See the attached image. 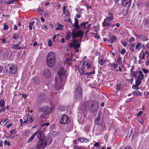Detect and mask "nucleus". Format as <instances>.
I'll return each instance as SVG.
<instances>
[{"label": "nucleus", "instance_id": "nucleus-32", "mask_svg": "<svg viewBox=\"0 0 149 149\" xmlns=\"http://www.w3.org/2000/svg\"><path fill=\"white\" fill-rule=\"evenodd\" d=\"M118 58L116 60V62L118 63L119 65H121L122 63V60L121 58V57L120 55H119L118 56Z\"/></svg>", "mask_w": 149, "mask_h": 149}, {"label": "nucleus", "instance_id": "nucleus-6", "mask_svg": "<svg viewBox=\"0 0 149 149\" xmlns=\"http://www.w3.org/2000/svg\"><path fill=\"white\" fill-rule=\"evenodd\" d=\"M104 115L101 111L98 112L97 116L95 120V123L99 126H102L103 123Z\"/></svg>", "mask_w": 149, "mask_h": 149}, {"label": "nucleus", "instance_id": "nucleus-34", "mask_svg": "<svg viewBox=\"0 0 149 149\" xmlns=\"http://www.w3.org/2000/svg\"><path fill=\"white\" fill-rule=\"evenodd\" d=\"M16 45H13V46L12 47V48L15 50H19L20 49H24L25 48L23 47H17Z\"/></svg>", "mask_w": 149, "mask_h": 149}, {"label": "nucleus", "instance_id": "nucleus-14", "mask_svg": "<svg viewBox=\"0 0 149 149\" xmlns=\"http://www.w3.org/2000/svg\"><path fill=\"white\" fill-rule=\"evenodd\" d=\"M34 133L35 134V136L36 135L37 137L39 140L46 139L43 132L41 131H38Z\"/></svg>", "mask_w": 149, "mask_h": 149}, {"label": "nucleus", "instance_id": "nucleus-21", "mask_svg": "<svg viewBox=\"0 0 149 149\" xmlns=\"http://www.w3.org/2000/svg\"><path fill=\"white\" fill-rule=\"evenodd\" d=\"M50 125L49 123H45L42 124L41 126V129L43 130L44 131H45L47 128V127Z\"/></svg>", "mask_w": 149, "mask_h": 149}, {"label": "nucleus", "instance_id": "nucleus-33", "mask_svg": "<svg viewBox=\"0 0 149 149\" xmlns=\"http://www.w3.org/2000/svg\"><path fill=\"white\" fill-rule=\"evenodd\" d=\"M35 136V134L34 133L28 139L27 142L29 143L31 142L34 139Z\"/></svg>", "mask_w": 149, "mask_h": 149}, {"label": "nucleus", "instance_id": "nucleus-29", "mask_svg": "<svg viewBox=\"0 0 149 149\" xmlns=\"http://www.w3.org/2000/svg\"><path fill=\"white\" fill-rule=\"evenodd\" d=\"M88 23V22H83L81 23L79 27H81L83 28H85L86 29V25Z\"/></svg>", "mask_w": 149, "mask_h": 149}, {"label": "nucleus", "instance_id": "nucleus-56", "mask_svg": "<svg viewBox=\"0 0 149 149\" xmlns=\"http://www.w3.org/2000/svg\"><path fill=\"white\" fill-rule=\"evenodd\" d=\"M143 113V111H139L138 113L136 115L138 116L139 117L141 116L142 115V114Z\"/></svg>", "mask_w": 149, "mask_h": 149}, {"label": "nucleus", "instance_id": "nucleus-59", "mask_svg": "<svg viewBox=\"0 0 149 149\" xmlns=\"http://www.w3.org/2000/svg\"><path fill=\"white\" fill-rule=\"evenodd\" d=\"M134 38L133 37H132L130 38V39H129L128 40V42L129 43H130L132 41H134Z\"/></svg>", "mask_w": 149, "mask_h": 149}, {"label": "nucleus", "instance_id": "nucleus-13", "mask_svg": "<svg viewBox=\"0 0 149 149\" xmlns=\"http://www.w3.org/2000/svg\"><path fill=\"white\" fill-rule=\"evenodd\" d=\"M47 144L45 139L39 140L38 142L37 145L39 148L41 149L45 148Z\"/></svg>", "mask_w": 149, "mask_h": 149}, {"label": "nucleus", "instance_id": "nucleus-53", "mask_svg": "<svg viewBox=\"0 0 149 149\" xmlns=\"http://www.w3.org/2000/svg\"><path fill=\"white\" fill-rule=\"evenodd\" d=\"M48 45L49 47H51L53 45V43L52 41L50 40H49L48 41Z\"/></svg>", "mask_w": 149, "mask_h": 149}, {"label": "nucleus", "instance_id": "nucleus-58", "mask_svg": "<svg viewBox=\"0 0 149 149\" xmlns=\"http://www.w3.org/2000/svg\"><path fill=\"white\" fill-rule=\"evenodd\" d=\"M126 52L125 49L123 48L120 51V53L122 54H124Z\"/></svg>", "mask_w": 149, "mask_h": 149}, {"label": "nucleus", "instance_id": "nucleus-1", "mask_svg": "<svg viewBox=\"0 0 149 149\" xmlns=\"http://www.w3.org/2000/svg\"><path fill=\"white\" fill-rule=\"evenodd\" d=\"M46 61L49 67L51 68L54 65L56 61V55L53 52H50L48 54Z\"/></svg>", "mask_w": 149, "mask_h": 149}, {"label": "nucleus", "instance_id": "nucleus-41", "mask_svg": "<svg viewBox=\"0 0 149 149\" xmlns=\"http://www.w3.org/2000/svg\"><path fill=\"white\" fill-rule=\"evenodd\" d=\"M8 119L7 118H3V119L1 121V122H0V124L1 125H5L6 124V123H5L4 125V123L6 122L7 120H8Z\"/></svg>", "mask_w": 149, "mask_h": 149}, {"label": "nucleus", "instance_id": "nucleus-16", "mask_svg": "<svg viewBox=\"0 0 149 149\" xmlns=\"http://www.w3.org/2000/svg\"><path fill=\"white\" fill-rule=\"evenodd\" d=\"M109 39L107 40V41L111 44L113 43L114 42L116 41L117 39V38L116 36L113 35H109Z\"/></svg>", "mask_w": 149, "mask_h": 149}, {"label": "nucleus", "instance_id": "nucleus-7", "mask_svg": "<svg viewBox=\"0 0 149 149\" xmlns=\"http://www.w3.org/2000/svg\"><path fill=\"white\" fill-rule=\"evenodd\" d=\"M75 97L77 100H81L83 97L82 90L81 87L78 86L75 90Z\"/></svg>", "mask_w": 149, "mask_h": 149}, {"label": "nucleus", "instance_id": "nucleus-18", "mask_svg": "<svg viewBox=\"0 0 149 149\" xmlns=\"http://www.w3.org/2000/svg\"><path fill=\"white\" fill-rule=\"evenodd\" d=\"M32 81L36 85H38L40 84V79L37 77H34L32 79Z\"/></svg>", "mask_w": 149, "mask_h": 149}, {"label": "nucleus", "instance_id": "nucleus-27", "mask_svg": "<svg viewBox=\"0 0 149 149\" xmlns=\"http://www.w3.org/2000/svg\"><path fill=\"white\" fill-rule=\"evenodd\" d=\"M141 47V44L139 42H137L136 46L135 47V49L136 50L139 51L140 50Z\"/></svg>", "mask_w": 149, "mask_h": 149}, {"label": "nucleus", "instance_id": "nucleus-9", "mask_svg": "<svg viewBox=\"0 0 149 149\" xmlns=\"http://www.w3.org/2000/svg\"><path fill=\"white\" fill-rule=\"evenodd\" d=\"M47 98V96L45 93H41L39 94L37 100V104H40L43 102L45 101Z\"/></svg>", "mask_w": 149, "mask_h": 149}, {"label": "nucleus", "instance_id": "nucleus-57", "mask_svg": "<svg viewBox=\"0 0 149 149\" xmlns=\"http://www.w3.org/2000/svg\"><path fill=\"white\" fill-rule=\"evenodd\" d=\"M121 43L125 47L127 46V43L126 42L121 41Z\"/></svg>", "mask_w": 149, "mask_h": 149}, {"label": "nucleus", "instance_id": "nucleus-46", "mask_svg": "<svg viewBox=\"0 0 149 149\" xmlns=\"http://www.w3.org/2000/svg\"><path fill=\"white\" fill-rule=\"evenodd\" d=\"M5 102L3 100H1L0 101V107H5Z\"/></svg>", "mask_w": 149, "mask_h": 149}, {"label": "nucleus", "instance_id": "nucleus-25", "mask_svg": "<svg viewBox=\"0 0 149 149\" xmlns=\"http://www.w3.org/2000/svg\"><path fill=\"white\" fill-rule=\"evenodd\" d=\"M138 37V38L141 39L143 41H147L148 40L147 37L146 36L144 35H139Z\"/></svg>", "mask_w": 149, "mask_h": 149}, {"label": "nucleus", "instance_id": "nucleus-47", "mask_svg": "<svg viewBox=\"0 0 149 149\" xmlns=\"http://www.w3.org/2000/svg\"><path fill=\"white\" fill-rule=\"evenodd\" d=\"M121 84H120L118 83L116 85V88L117 90H119L121 89Z\"/></svg>", "mask_w": 149, "mask_h": 149}, {"label": "nucleus", "instance_id": "nucleus-39", "mask_svg": "<svg viewBox=\"0 0 149 149\" xmlns=\"http://www.w3.org/2000/svg\"><path fill=\"white\" fill-rule=\"evenodd\" d=\"M71 35L70 32H69L65 36V39L66 40H69L70 39L71 37Z\"/></svg>", "mask_w": 149, "mask_h": 149}, {"label": "nucleus", "instance_id": "nucleus-55", "mask_svg": "<svg viewBox=\"0 0 149 149\" xmlns=\"http://www.w3.org/2000/svg\"><path fill=\"white\" fill-rule=\"evenodd\" d=\"M80 46V44L75 43V45L74 46V48L75 49H79V48Z\"/></svg>", "mask_w": 149, "mask_h": 149}, {"label": "nucleus", "instance_id": "nucleus-38", "mask_svg": "<svg viewBox=\"0 0 149 149\" xmlns=\"http://www.w3.org/2000/svg\"><path fill=\"white\" fill-rule=\"evenodd\" d=\"M18 36V33L17 32L13 33L12 34V38L13 39H16Z\"/></svg>", "mask_w": 149, "mask_h": 149}, {"label": "nucleus", "instance_id": "nucleus-40", "mask_svg": "<svg viewBox=\"0 0 149 149\" xmlns=\"http://www.w3.org/2000/svg\"><path fill=\"white\" fill-rule=\"evenodd\" d=\"M91 61H87L86 64V69H89L91 67Z\"/></svg>", "mask_w": 149, "mask_h": 149}, {"label": "nucleus", "instance_id": "nucleus-31", "mask_svg": "<svg viewBox=\"0 0 149 149\" xmlns=\"http://www.w3.org/2000/svg\"><path fill=\"white\" fill-rule=\"evenodd\" d=\"M33 120L34 118H33L32 116L29 115V114L28 113V121L29 123H32L33 122Z\"/></svg>", "mask_w": 149, "mask_h": 149}, {"label": "nucleus", "instance_id": "nucleus-51", "mask_svg": "<svg viewBox=\"0 0 149 149\" xmlns=\"http://www.w3.org/2000/svg\"><path fill=\"white\" fill-rule=\"evenodd\" d=\"M2 108H1L0 110V113L1 112H4L6 110V108L5 107H1Z\"/></svg>", "mask_w": 149, "mask_h": 149}, {"label": "nucleus", "instance_id": "nucleus-23", "mask_svg": "<svg viewBox=\"0 0 149 149\" xmlns=\"http://www.w3.org/2000/svg\"><path fill=\"white\" fill-rule=\"evenodd\" d=\"M134 70V68L132 67L130 69V72L131 74L133 75L134 78L136 77L137 74H138L137 71H136L135 72H134L133 70Z\"/></svg>", "mask_w": 149, "mask_h": 149}, {"label": "nucleus", "instance_id": "nucleus-60", "mask_svg": "<svg viewBox=\"0 0 149 149\" xmlns=\"http://www.w3.org/2000/svg\"><path fill=\"white\" fill-rule=\"evenodd\" d=\"M93 27L94 28V29L93 30L94 32H97L98 31V27L96 26H94Z\"/></svg>", "mask_w": 149, "mask_h": 149}, {"label": "nucleus", "instance_id": "nucleus-28", "mask_svg": "<svg viewBox=\"0 0 149 149\" xmlns=\"http://www.w3.org/2000/svg\"><path fill=\"white\" fill-rule=\"evenodd\" d=\"M57 24H58V26L57 27L55 30H62L63 29V26L61 24H60L59 23H58Z\"/></svg>", "mask_w": 149, "mask_h": 149}, {"label": "nucleus", "instance_id": "nucleus-42", "mask_svg": "<svg viewBox=\"0 0 149 149\" xmlns=\"http://www.w3.org/2000/svg\"><path fill=\"white\" fill-rule=\"evenodd\" d=\"M105 60H104V59H101L98 61V63L101 65H103L105 62Z\"/></svg>", "mask_w": 149, "mask_h": 149}, {"label": "nucleus", "instance_id": "nucleus-35", "mask_svg": "<svg viewBox=\"0 0 149 149\" xmlns=\"http://www.w3.org/2000/svg\"><path fill=\"white\" fill-rule=\"evenodd\" d=\"M139 135V132L135 129L134 130V133L132 136V138H135Z\"/></svg>", "mask_w": 149, "mask_h": 149}, {"label": "nucleus", "instance_id": "nucleus-3", "mask_svg": "<svg viewBox=\"0 0 149 149\" xmlns=\"http://www.w3.org/2000/svg\"><path fill=\"white\" fill-rule=\"evenodd\" d=\"M57 73L59 76V78L61 80V82H63L64 80L67 77L66 71L63 67H61L58 71Z\"/></svg>", "mask_w": 149, "mask_h": 149}, {"label": "nucleus", "instance_id": "nucleus-11", "mask_svg": "<svg viewBox=\"0 0 149 149\" xmlns=\"http://www.w3.org/2000/svg\"><path fill=\"white\" fill-rule=\"evenodd\" d=\"M83 34V32L81 30H78L76 32H72V37L73 38L80 37L81 38V39L82 38Z\"/></svg>", "mask_w": 149, "mask_h": 149}, {"label": "nucleus", "instance_id": "nucleus-26", "mask_svg": "<svg viewBox=\"0 0 149 149\" xmlns=\"http://www.w3.org/2000/svg\"><path fill=\"white\" fill-rule=\"evenodd\" d=\"M92 69L93 70L91 72H88L86 73V75L88 76H90L91 74H94L95 73V68L94 66H92L91 67Z\"/></svg>", "mask_w": 149, "mask_h": 149}, {"label": "nucleus", "instance_id": "nucleus-8", "mask_svg": "<svg viewBox=\"0 0 149 149\" xmlns=\"http://www.w3.org/2000/svg\"><path fill=\"white\" fill-rule=\"evenodd\" d=\"M6 71L10 74H14L17 71V68L15 64H9L7 66Z\"/></svg>", "mask_w": 149, "mask_h": 149}, {"label": "nucleus", "instance_id": "nucleus-50", "mask_svg": "<svg viewBox=\"0 0 149 149\" xmlns=\"http://www.w3.org/2000/svg\"><path fill=\"white\" fill-rule=\"evenodd\" d=\"M67 62L70 65H72V60L71 58H67Z\"/></svg>", "mask_w": 149, "mask_h": 149}, {"label": "nucleus", "instance_id": "nucleus-63", "mask_svg": "<svg viewBox=\"0 0 149 149\" xmlns=\"http://www.w3.org/2000/svg\"><path fill=\"white\" fill-rule=\"evenodd\" d=\"M76 17L78 18H80L81 17V15L80 13H77L76 15Z\"/></svg>", "mask_w": 149, "mask_h": 149}, {"label": "nucleus", "instance_id": "nucleus-37", "mask_svg": "<svg viewBox=\"0 0 149 149\" xmlns=\"http://www.w3.org/2000/svg\"><path fill=\"white\" fill-rule=\"evenodd\" d=\"M28 114L25 115L23 117V119L24 121L23 122L24 123H26L28 122Z\"/></svg>", "mask_w": 149, "mask_h": 149}, {"label": "nucleus", "instance_id": "nucleus-44", "mask_svg": "<svg viewBox=\"0 0 149 149\" xmlns=\"http://www.w3.org/2000/svg\"><path fill=\"white\" fill-rule=\"evenodd\" d=\"M35 23L34 22H31L29 23V29L30 30H32V26Z\"/></svg>", "mask_w": 149, "mask_h": 149}, {"label": "nucleus", "instance_id": "nucleus-30", "mask_svg": "<svg viewBox=\"0 0 149 149\" xmlns=\"http://www.w3.org/2000/svg\"><path fill=\"white\" fill-rule=\"evenodd\" d=\"M110 67L114 69L118 67V64L117 63H113L110 64Z\"/></svg>", "mask_w": 149, "mask_h": 149}, {"label": "nucleus", "instance_id": "nucleus-54", "mask_svg": "<svg viewBox=\"0 0 149 149\" xmlns=\"http://www.w3.org/2000/svg\"><path fill=\"white\" fill-rule=\"evenodd\" d=\"M5 145H7L10 146L11 145L10 143L8 141L5 140L4 142Z\"/></svg>", "mask_w": 149, "mask_h": 149}, {"label": "nucleus", "instance_id": "nucleus-15", "mask_svg": "<svg viewBox=\"0 0 149 149\" xmlns=\"http://www.w3.org/2000/svg\"><path fill=\"white\" fill-rule=\"evenodd\" d=\"M43 74L46 78L49 79L51 76V72L48 68H46L44 70Z\"/></svg>", "mask_w": 149, "mask_h": 149}, {"label": "nucleus", "instance_id": "nucleus-5", "mask_svg": "<svg viewBox=\"0 0 149 149\" xmlns=\"http://www.w3.org/2000/svg\"><path fill=\"white\" fill-rule=\"evenodd\" d=\"M52 110V107L48 106H46L40 107L38 111L39 113H43V114H47L50 113Z\"/></svg>", "mask_w": 149, "mask_h": 149}, {"label": "nucleus", "instance_id": "nucleus-2", "mask_svg": "<svg viewBox=\"0 0 149 149\" xmlns=\"http://www.w3.org/2000/svg\"><path fill=\"white\" fill-rule=\"evenodd\" d=\"M108 15L109 16L106 17L102 23V26L107 29H108L111 25V23L110 22L114 19V14L112 13L109 12Z\"/></svg>", "mask_w": 149, "mask_h": 149}, {"label": "nucleus", "instance_id": "nucleus-43", "mask_svg": "<svg viewBox=\"0 0 149 149\" xmlns=\"http://www.w3.org/2000/svg\"><path fill=\"white\" fill-rule=\"evenodd\" d=\"M143 22L145 25H149V20L146 19H144Z\"/></svg>", "mask_w": 149, "mask_h": 149}, {"label": "nucleus", "instance_id": "nucleus-52", "mask_svg": "<svg viewBox=\"0 0 149 149\" xmlns=\"http://www.w3.org/2000/svg\"><path fill=\"white\" fill-rule=\"evenodd\" d=\"M75 148V149H86V148L82 146H77Z\"/></svg>", "mask_w": 149, "mask_h": 149}, {"label": "nucleus", "instance_id": "nucleus-20", "mask_svg": "<svg viewBox=\"0 0 149 149\" xmlns=\"http://www.w3.org/2000/svg\"><path fill=\"white\" fill-rule=\"evenodd\" d=\"M73 25L74 26L76 29H79L80 27L78 24V20L76 18L75 19V22L74 24H73Z\"/></svg>", "mask_w": 149, "mask_h": 149}, {"label": "nucleus", "instance_id": "nucleus-61", "mask_svg": "<svg viewBox=\"0 0 149 149\" xmlns=\"http://www.w3.org/2000/svg\"><path fill=\"white\" fill-rule=\"evenodd\" d=\"M38 12L40 15H41L43 13V10L41 8H39L38 10Z\"/></svg>", "mask_w": 149, "mask_h": 149}, {"label": "nucleus", "instance_id": "nucleus-4", "mask_svg": "<svg viewBox=\"0 0 149 149\" xmlns=\"http://www.w3.org/2000/svg\"><path fill=\"white\" fill-rule=\"evenodd\" d=\"M90 104L89 109H91L90 111L91 112L94 113L98 110L99 104L96 101L94 100L91 101Z\"/></svg>", "mask_w": 149, "mask_h": 149}, {"label": "nucleus", "instance_id": "nucleus-62", "mask_svg": "<svg viewBox=\"0 0 149 149\" xmlns=\"http://www.w3.org/2000/svg\"><path fill=\"white\" fill-rule=\"evenodd\" d=\"M142 70L143 72L145 74H147L149 72L148 70L145 68H143Z\"/></svg>", "mask_w": 149, "mask_h": 149}, {"label": "nucleus", "instance_id": "nucleus-36", "mask_svg": "<svg viewBox=\"0 0 149 149\" xmlns=\"http://www.w3.org/2000/svg\"><path fill=\"white\" fill-rule=\"evenodd\" d=\"M135 44L131 43L130 45V49L132 52H134V47H135Z\"/></svg>", "mask_w": 149, "mask_h": 149}, {"label": "nucleus", "instance_id": "nucleus-22", "mask_svg": "<svg viewBox=\"0 0 149 149\" xmlns=\"http://www.w3.org/2000/svg\"><path fill=\"white\" fill-rule=\"evenodd\" d=\"M78 140L79 141H80L81 142H88L90 141V140L84 137L79 138L78 139Z\"/></svg>", "mask_w": 149, "mask_h": 149}, {"label": "nucleus", "instance_id": "nucleus-12", "mask_svg": "<svg viewBox=\"0 0 149 149\" xmlns=\"http://www.w3.org/2000/svg\"><path fill=\"white\" fill-rule=\"evenodd\" d=\"M70 118L65 115H63L61 116L60 122L63 124L68 123L70 121Z\"/></svg>", "mask_w": 149, "mask_h": 149}, {"label": "nucleus", "instance_id": "nucleus-19", "mask_svg": "<svg viewBox=\"0 0 149 149\" xmlns=\"http://www.w3.org/2000/svg\"><path fill=\"white\" fill-rule=\"evenodd\" d=\"M138 73H139V74L138 75L137 78L138 79L142 80L144 79V75L143 74L142 72L140 71H137Z\"/></svg>", "mask_w": 149, "mask_h": 149}, {"label": "nucleus", "instance_id": "nucleus-10", "mask_svg": "<svg viewBox=\"0 0 149 149\" xmlns=\"http://www.w3.org/2000/svg\"><path fill=\"white\" fill-rule=\"evenodd\" d=\"M60 81H57V78L55 77L54 81L55 82V89L56 91L59 90L61 88L63 89V82L61 83V80Z\"/></svg>", "mask_w": 149, "mask_h": 149}, {"label": "nucleus", "instance_id": "nucleus-17", "mask_svg": "<svg viewBox=\"0 0 149 149\" xmlns=\"http://www.w3.org/2000/svg\"><path fill=\"white\" fill-rule=\"evenodd\" d=\"M76 68H75V70L77 69L78 70L80 75L84 76L86 74L84 68H80V69L79 67L77 66Z\"/></svg>", "mask_w": 149, "mask_h": 149}, {"label": "nucleus", "instance_id": "nucleus-64", "mask_svg": "<svg viewBox=\"0 0 149 149\" xmlns=\"http://www.w3.org/2000/svg\"><path fill=\"white\" fill-rule=\"evenodd\" d=\"M10 132L11 134H15L17 133L15 129L10 131Z\"/></svg>", "mask_w": 149, "mask_h": 149}, {"label": "nucleus", "instance_id": "nucleus-24", "mask_svg": "<svg viewBox=\"0 0 149 149\" xmlns=\"http://www.w3.org/2000/svg\"><path fill=\"white\" fill-rule=\"evenodd\" d=\"M134 96H141L142 95V93L140 92L139 91H134L132 93Z\"/></svg>", "mask_w": 149, "mask_h": 149}, {"label": "nucleus", "instance_id": "nucleus-48", "mask_svg": "<svg viewBox=\"0 0 149 149\" xmlns=\"http://www.w3.org/2000/svg\"><path fill=\"white\" fill-rule=\"evenodd\" d=\"M141 83V81L140 80L137 79L136 80L135 82V84L136 85L139 86Z\"/></svg>", "mask_w": 149, "mask_h": 149}, {"label": "nucleus", "instance_id": "nucleus-49", "mask_svg": "<svg viewBox=\"0 0 149 149\" xmlns=\"http://www.w3.org/2000/svg\"><path fill=\"white\" fill-rule=\"evenodd\" d=\"M139 86L136 85H133L132 86V88L133 89H135L136 90H138L139 89V88L138 86Z\"/></svg>", "mask_w": 149, "mask_h": 149}, {"label": "nucleus", "instance_id": "nucleus-45", "mask_svg": "<svg viewBox=\"0 0 149 149\" xmlns=\"http://www.w3.org/2000/svg\"><path fill=\"white\" fill-rule=\"evenodd\" d=\"M9 28L8 26L7 25L6 23H5L3 24V29L4 30L7 31Z\"/></svg>", "mask_w": 149, "mask_h": 149}]
</instances>
